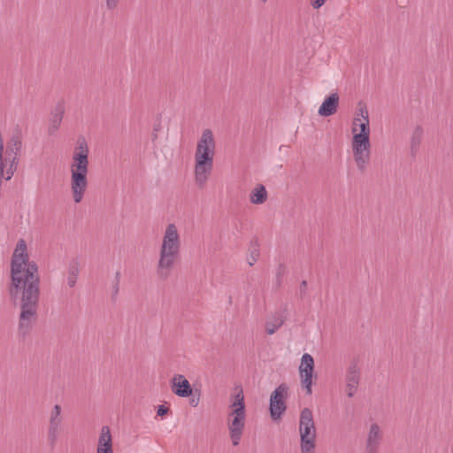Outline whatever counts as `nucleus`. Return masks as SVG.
Here are the masks:
<instances>
[{"label": "nucleus", "instance_id": "1", "mask_svg": "<svg viewBox=\"0 0 453 453\" xmlns=\"http://www.w3.org/2000/svg\"><path fill=\"white\" fill-rule=\"evenodd\" d=\"M10 296L13 301L19 300L21 312L20 328H27L35 319L39 296L40 276L35 261L29 260L25 240L18 241L11 260Z\"/></svg>", "mask_w": 453, "mask_h": 453}, {"label": "nucleus", "instance_id": "2", "mask_svg": "<svg viewBox=\"0 0 453 453\" xmlns=\"http://www.w3.org/2000/svg\"><path fill=\"white\" fill-rule=\"evenodd\" d=\"M88 142L84 136H80L77 139L70 165V187L72 197L75 203H80L83 200L88 187Z\"/></svg>", "mask_w": 453, "mask_h": 453}, {"label": "nucleus", "instance_id": "3", "mask_svg": "<svg viewBox=\"0 0 453 453\" xmlns=\"http://www.w3.org/2000/svg\"><path fill=\"white\" fill-rule=\"evenodd\" d=\"M216 142L211 129H204L197 142L195 151V183L198 188H203L213 169Z\"/></svg>", "mask_w": 453, "mask_h": 453}, {"label": "nucleus", "instance_id": "4", "mask_svg": "<svg viewBox=\"0 0 453 453\" xmlns=\"http://www.w3.org/2000/svg\"><path fill=\"white\" fill-rule=\"evenodd\" d=\"M180 245V236L177 226L174 224L167 225L159 249L157 265L158 278L166 280L170 276L179 257Z\"/></svg>", "mask_w": 453, "mask_h": 453}, {"label": "nucleus", "instance_id": "5", "mask_svg": "<svg viewBox=\"0 0 453 453\" xmlns=\"http://www.w3.org/2000/svg\"><path fill=\"white\" fill-rule=\"evenodd\" d=\"M299 434L302 453H314L316 447V427L311 409L304 408L300 413Z\"/></svg>", "mask_w": 453, "mask_h": 453}, {"label": "nucleus", "instance_id": "6", "mask_svg": "<svg viewBox=\"0 0 453 453\" xmlns=\"http://www.w3.org/2000/svg\"><path fill=\"white\" fill-rule=\"evenodd\" d=\"M288 387L286 383L280 384L270 396V415L273 420L280 419L287 410L285 400L288 397Z\"/></svg>", "mask_w": 453, "mask_h": 453}, {"label": "nucleus", "instance_id": "7", "mask_svg": "<svg viewBox=\"0 0 453 453\" xmlns=\"http://www.w3.org/2000/svg\"><path fill=\"white\" fill-rule=\"evenodd\" d=\"M360 116L363 118V121H360V118L356 116L353 120L352 142H370V127H369V113L365 106L359 107Z\"/></svg>", "mask_w": 453, "mask_h": 453}, {"label": "nucleus", "instance_id": "8", "mask_svg": "<svg viewBox=\"0 0 453 453\" xmlns=\"http://www.w3.org/2000/svg\"><path fill=\"white\" fill-rule=\"evenodd\" d=\"M352 151L358 172L364 173L371 160V142H352Z\"/></svg>", "mask_w": 453, "mask_h": 453}, {"label": "nucleus", "instance_id": "9", "mask_svg": "<svg viewBox=\"0 0 453 453\" xmlns=\"http://www.w3.org/2000/svg\"><path fill=\"white\" fill-rule=\"evenodd\" d=\"M246 413L229 412L227 418V427L229 436L234 446L239 445L244 427Z\"/></svg>", "mask_w": 453, "mask_h": 453}, {"label": "nucleus", "instance_id": "10", "mask_svg": "<svg viewBox=\"0 0 453 453\" xmlns=\"http://www.w3.org/2000/svg\"><path fill=\"white\" fill-rule=\"evenodd\" d=\"M171 390L179 397H189L193 388L189 381L182 374H175L171 380Z\"/></svg>", "mask_w": 453, "mask_h": 453}, {"label": "nucleus", "instance_id": "11", "mask_svg": "<svg viewBox=\"0 0 453 453\" xmlns=\"http://www.w3.org/2000/svg\"><path fill=\"white\" fill-rule=\"evenodd\" d=\"M61 422V406L56 404L50 412V424L48 428V439L51 446H54L57 441Z\"/></svg>", "mask_w": 453, "mask_h": 453}, {"label": "nucleus", "instance_id": "12", "mask_svg": "<svg viewBox=\"0 0 453 453\" xmlns=\"http://www.w3.org/2000/svg\"><path fill=\"white\" fill-rule=\"evenodd\" d=\"M381 440L382 432L380 427L376 423L372 424L366 438V453H378Z\"/></svg>", "mask_w": 453, "mask_h": 453}, {"label": "nucleus", "instance_id": "13", "mask_svg": "<svg viewBox=\"0 0 453 453\" xmlns=\"http://www.w3.org/2000/svg\"><path fill=\"white\" fill-rule=\"evenodd\" d=\"M339 96L337 93H333L327 96L319 106L318 113L322 117H329L337 111L339 105Z\"/></svg>", "mask_w": 453, "mask_h": 453}, {"label": "nucleus", "instance_id": "14", "mask_svg": "<svg viewBox=\"0 0 453 453\" xmlns=\"http://www.w3.org/2000/svg\"><path fill=\"white\" fill-rule=\"evenodd\" d=\"M288 316L287 309H282L275 312L273 316L268 318V319L265 322V331L266 333L271 335L273 334L277 329H279L286 320Z\"/></svg>", "mask_w": 453, "mask_h": 453}, {"label": "nucleus", "instance_id": "15", "mask_svg": "<svg viewBox=\"0 0 453 453\" xmlns=\"http://www.w3.org/2000/svg\"><path fill=\"white\" fill-rule=\"evenodd\" d=\"M96 453H113L111 434L107 426L101 429Z\"/></svg>", "mask_w": 453, "mask_h": 453}, {"label": "nucleus", "instance_id": "16", "mask_svg": "<svg viewBox=\"0 0 453 453\" xmlns=\"http://www.w3.org/2000/svg\"><path fill=\"white\" fill-rule=\"evenodd\" d=\"M22 149V140L19 134H13L7 142L6 145V157L8 159L15 158L19 160V155Z\"/></svg>", "mask_w": 453, "mask_h": 453}, {"label": "nucleus", "instance_id": "17", "mask_svg": "<svg viewBox=\"0 0 453 453\" xmlns=\"http://www.w3.org/2000/svg\"><path fill=\"white\" fill-rule=\"evenodd\" d=\"M65 113L64 105L58 104L51 113L49 126V134H53L60 127Z\"/></svg>", "mask_w": 453, "mask_h": 453}, {"label": "nucleus", "instance_id": "18", "mask_svg": "<svg viewBox=\"0 0 453 453\" xmlns=\"http://www.w3.org/2000/svg\"><path fill=\"white\" fill-rule=\"evenodd\" d=\"M235 390H237V393L234 395V400L230 405V408L232 409L230 412L246 413L242 388L241 386L236 387Z\"/></svg>", "mask_w": 453, "mask_h": 453}, {"label": "nucleus", "instance_id": "19", "mask_svg": "<svg viewBox=\"0 0 453 453\" xmlns=\"http://www.w3.org/2000/svg\"><path fill=\"white\" fill-rule=\"evenodd\" d=\"M267 199V191L264 185H257L250 194V200L253 204H262Z\"/></svg>", "mask_w": 453, "mask_h": 453}, {"label": "nucleus", "instance_id": "20", "mask_svg": "<svg viewBox=\"0 0 453 453\" xmlns=\"http://www.w3.org/2000/svg\"><path fill=\"white\" fill-rule=\"evenodd\" d=\"M360 380V371L357 361L353 360L347 371L346 383L358 385Z\"/></svg>", "mask_w": 453, "mask_h": 453}, {"label": "nucleus", "instance_id": "21", "mask_svg": "<svg viewBox=\"0 0 453 453\" xmlns=\"http://www.w3.org/2000/svg\"><path fill=\"white\" fill-rule=\"evenodd\" d=\"M423 134H424V130L420 126H417L413 129V131L411 133V142H411V150L412 154H415L417 152V150H418V148L421 144V142H422Z\"/></svg>", "mask_w": 453, "mask_h": 453}, {"label": "nucleus", "instance_id": "22", "mask_svg": "<svg viewBox=\"0 0 453 453\" xmlns=\"http://www.w3.org/2000/svg\"><path fill=\"white\" fill-rule=\"evenodd\" d=\"M314 372H303L300 374L301 384L302 387L305 389V393L307 395H311L312 394V377Z\"/></svg>", "mask_w": 453, "mask_h": 453}, {"label": "nucleus", "instance_id": "23", "mask_svg": "<svg viewBox=\"0 0 453 453\" xmlns=\"http://www.w3.org/2000/svg\"><path fill=\"white\" fill-rule=\"evenodd\" d=\"M303 372H314V360L310 354H303L299 366V373Z\"/></svg>", "mask_w": 453, "mask_h": 453}, {"label": "nucleus", "instance_id": "24", "mask_svg": "<svg viewBox=\"0 0 453 453\" xmlns=\"http://www.w3.org/2000/svg\"><path fill=\"white\" fill-rule=\"evenodd\" d=\"M79 270L76 265H72L68 271L67 284L70 288H73L76 284Z\"/></svg>", "mask_w": 453, "mask_h": 453}, {"label": "nucleus", "instance_id": "25", "mask_svg": "<svg viewBox=\"0 0 453 453\" xmlns=\"http://www.w3.org/2000/svg\"><path fill=\"white\" fill-rule=\"evenodd\" d=\"M120 0H104L105 7L108 11H114L117 9Z\"/></svg>", "mask_w": 453, "mask_h": 453}, {"label": "nucleus", "instance_id": "26", "mask_svg": "<svg viewBox=\"0 0 453 453\" xmlns=\"http://www.w3.org/2000/svg\"><path fill=\"white\" fill-rule=\"evenodd\" d=\"M357 386L358 385L346 383V390L349 397H352L355 395Z\"/></svg>", "mask_w": 453, "mask_h": 453}, {"label": "nucleus", "instance_id": "27", "mask_svg": "<svg viewBox=\"0 0 453 453\" xmlns=\"http://www.w3.org/2000/svg\"><path fill=\"white\" fill-rule=\"evenodd\" d=\"M326 2V0H310V4L314 10H319L325 4Z\"/></svg>", "mask_w": 453, "mask_h": 453}, {"label": "nucleus", "instance_id": "28", "mask_svg": "<svg viewBox=\"0 0 453 453\" xmlns=\"http://www.w3.org/2000/svg\"><path fill=\"white\" fill-rule=\"evenodd\" d=\"M196 392H198V395L197 396H195V395H191L192 397L189 399V404L192 406V407H196L198 404H199V402H200V391L199 390H196Z\"/></svg>", "mask_w": 453, "mask_h": 453}, {"label": "nucleus", "instance_id": "29", "mask_svg": "<svg viewBox=\"0 0 453 453\" xmlns=\"http://www.w3.org/2000/svg\"><path fill=\"white\" fill-rule=\"evenodd\" d=\"M286 273V267L284 265H280L278 269H277V273H276V276H277V279H278V281L280 282L281 278L283 277V275L285 274Z\"/></svg>", "mask_w": 453, "mask_h": 453}, {"label": "nucleus", "instance_id": "30", "mask_svg": "<svg viewBox=\"0 0 453 453\" xmlns=\"http://www.w3.org/2000/svg\"><path fill=\"white\" fill-rule=\"evenodd\" d=\"M169 411V408L165 406V405H159L157 407V416L159 417H163L165 415H166Z\"/></svg>", "mask_w": 453, "mask_h": 453}, {"label": "nucleus", "instance_id": "31", "mask_svg": "<svg viewBox=\"0 0 453 453\" xmlns=\"http://www.w3.org/2000/svg\"><path fill=\"white\" fill-rule=\"evenodd\" d=\"M119 276H120V273H116V282L113 286V296H117L119 293Z\"/></svg>", "mask_w": 453, "mask_h": 453}, {"label": "nucleus", "instance_id": "32", "mask_svg": "<svg viewBox=\"0 0 453 453\" xmlns=\"http://www.w3.org/2000/svg\"><path fill=\"white\" fill-rule=\"evenodd\" d=\"M306 288H307V282H306V280H303L300 285L301 293H305Z\"/></svg>", "mask_w": 453, "mask_h": 453}, {"label": "nucleus", "instance_id": "33", "mask_svg": "<svg viewBox=\"0 0 453 453\" xmlns=\"http://www.w3.org/2000/svg\"><path fill=\"white\" fill-rule=\"evenodd\" d=\"M357 115H358V117L360 118V121L358 122V123H360V122H362V121H363V118L360 116V111H358V112L357 113Z\"/></svg>", "mask_w": 453, "mask_h": 453}, {"label": "nucleus", "instance_id": "34", "mask_svg": "<svg viewBox=\"0 0 453 453\" xmlns=\"http://www.w3.org/2000/svg\"><path fill=\"white\" fill-rule=\"evenodd\" d=\"M262 3H266L268 0H260Z\"/></svg>", "mask_w": 453, "mask_h": 453}, {"label": "nucleus", "instance_id": "35", "mask_svg": "<svg viewBox=\"0 0 453 453\" xmlns=\"http://www.w3.org/2000/svg\"><path fill=\"white\" fill-rule=\"evenodd\" d=\"M253 263H252V260H250V265H252Z\"/></svg>", "mask_w": 453, "mask_h": 453}, {"label": "nucleus", "instance_id": "36", "mask_svg": "<svg viewBox=\"0 0 453 453\" xmlns=\"http://www.w3.org/2000/svg\"><path fill=\"white\" fill-rule=\"evenodd\" d=\"M253 263H252V260H250V265H252Z\"/></svg>", "mask_w": 453, "mask_h": 453}]
</instances>
